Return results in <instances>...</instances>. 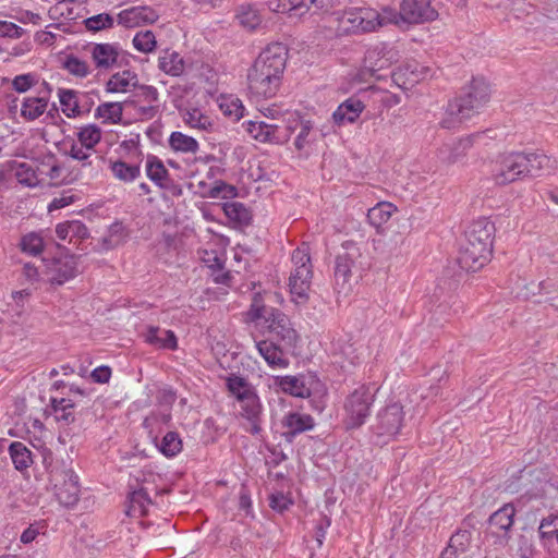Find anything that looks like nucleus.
Masks as SVG:
<instances>
[{"mask_svg": "<svg viewBox=\"0 0 558 558\" xmlns=\"http://www.w3.org/2000/svg\"><path fill=\"white\" fill-rule=\"evenodd\" d=\"M288 48L281 43L269 44L255 59L247 72L252 95L265 99L277 95L286 70Z\"/></svg>", "mask_w": 558, "mask_h": 558, "instance_id": "f257e3e1", "label": "nucleus"}, {"mask_svg": "<svg viewBox=\"0 0 558 558\" xmlns=\"http://www.w3.org/2000/svg\"><path fill=\"white\" fill-rule=\"evenodd\" d=\"M495 230L488 218H480L468 227L458 256L461 269L475 272L490 260Z\"/></svg>", "mask_w": 558, "mask_h": 558, "instance_id": "f03ea898", "label": "nucleus"}, {"mask_svg": "<svg viewBox=\"0 0 558 558\" xmlns=\"http://www.w3.org/2000/svg\"><path fill=\"white\" fill-rule=\"evenodd\" d=\"M550 159L544 154L512 151L500 155L492 168V179L497 185H507L526 177L539 175L549 167Z\"/></svg>", "mask_w": 558, "mask_h": 558, "instance_id": "7ed1b4c3", "label": "nucleus"}, {"mask_svg": "<svg viewBox=\"0 0 558 558\" xmlns=\"http://www.w3.org/2000/svg\"><path fill=\"white\" fill-rule=\"evenodd\" d=\"M490 96L489 85L484 78L474 77L463 88L462 94L449 101L447 106V118L440 124L444 129H452L458 123L470 119L488 102Z\"/></svg>", "mask_w": 558, "mask_h": 558, "instance_id": "20e7f679", "label": "nucleus"}, {"mask_svg": "<svg viewBox=\"0 0 558 558\" xmlns=\"http://www.w3.org/2000/svg\"><path fill=\"white\" fill-rule=\"evenodd\" d=\"M248 315L252 320L264 319L272 335L270 340L280 342L287 349H293L299 340L296 330L292 327L290 318L278 308L266 307L253 303Z\"/></svg>", "mask_w": 558, "mask_h": 558, "instance_id": "39448f33", "label": "nucleus"}, {"mask_svg": "<svg viewBox=\"0 0 558 558\" xmlns=\"http://www.w3.org/2000/svg\"><path fill=\"white\" fill-rule=\"evenodd\" d=\"M377 389L362 385L354 389L345 399V426L348 429L361 427L371 413Z\"/></svg>", "mask_w": 558, "mask_h": 558, "instance_id": "423d86ee", "label": "nucleus"}, {"mask_svg": "<svg viewBox=\"0 0 558 558\" xmlns=\"http://www.w3.org/2000/svg\"><path fill=\"white\" fill-rule=\"evenodd\" d=\"M342 250L336 257L335 279L336 284L343 289L352 279L362 277L364 265L360 247L354 242H344Z\"/></svg>", "mask_w": 558, "mask_h": 558, "instance_id": "0eeeda50", "label": "nucleus"}, {"mask_svg": "<svg viewBox=\"0 0 558 558\" xmlns=\"http://www.w3.org/2000/svg\"><path fill=\"white\" fill-rule=\"evenodd\" d=\"M507 489L511 493L523 492L529 499L553 500L558 497V486L550 480L534 476V472L525 470L520 471L518 483L511 482Z\"/></svg>", "mask_w": 558, "mask_h": 558, "instance_id": "6e6552de", "label": "nucleus"}, {"mask_svg": "<svg viewBox=\"0 0 558 558\" xmlns=\"http://www.w3.org/2000/svg\"><path fill=\"white\" fill-rule=\"evenodd\" d=\"M49 481L61 505L65 507L76 505L80 494L78 477L71 469L53 466L49 471Z\"/></svg>", "mask_w": 558, "mask_h": 558, "instance_id": "1a4fd4ad", "label": "nucleus"}, {"mask_svg": "<svg viewBox=\"0 0 558 558\" xmlns=\"http://www.w3.org/2000/svg\"><path fill=\"white\" fill-rule=\"evenodd\" d=\"M292 262L295 268L289 278L290 292L292 295L305 301L307 300V291L310 290L313 275L311 257L308 253L298 248L292 254Z\"/></svg>", "mask_w": 558, "mask_h": 558, "instance_id": "9d476101", "label": "nucleus"}, {"mask_svg": "<svg viewBox=\"0 0 558 558\" xmlns=\"http://www.w3.org/2000/svg\"><path fill=\"white\" fill-rule=\"evenodd\" d=\"M400 59L399 50L387 43H377L369 47L364 56L363 68L372 76L380 78L378 74L383 70L389 69Z\"/></svg>", "mask_w": 558, "mask_h": 558, "instance_id": "9b49d317", "label": "nucleus"}, {"mask_svg": "<svg viewBox=\"0 0 558 558\" xmlns=\"http://www.w3.org/2000/svg\"><path fill=\"white\" fill-rule=\"evenodd\" d=\"M403 423V405L391 401L378 411L372 428L377 436L391 438L400 433Z\"/></svg>", "mask_w": 558, "mask_h": 558, "instance_id": "f8f14e48", "label": "nucleus"}, {"mask_svg": "<svg viewBox=\"0 0 558 558\" xmlns=\"http://www.w3.org/2000/svg\"><path fill=\"white\" fill-rule=\"evenodd\" d=\"M246 131L257 142L281 145L290 140L294 128L250 120L246 122Z\"/></svg>", "mask_w": 558, "mask_h": 558, "instance_id": "ddd939ff", "label": "nucleus"}, {"mask_svg": "<svg viewBox=\"0 0 558 558\" xmlns=\"http://www.w3.org/2000/svg\"><path fill=\"white\" fill-rule=\"evenodd\" d=\"M77 274V258L69 253L53 257L47 264L48 280L51 284L62 286L76 277Z\"/></svg>", "mask_w": 558, "mask_h": 558, "instance_id": "4468645a", "label": "nucleus"}, {"mask_svg": "<svg viewBox=\"0 0 558 558\" xmlns=\"http://www.w3.org/2000/svg\"><path fill=\"white\" fill-rule=\"evenodd\" d=\"M514 514V507L507 504L489 517L488 533L496 538L495 544L506 545L508 543Z\"/></svg>", "mask_w": 558, "mask_h": 558, "instance_id": "2eb2a0df", "label": "nucleus"}, {"mask_svg": "<svg viewBox=\"0 0 558 558\" xmlns=\"http://www.w3.org/2000/svg\"><path fill=\"white\" fill-rule=\"evenodd\" d=\"M437 11L430 5V0H402L401 17L403 23L420 24L434 21Z\"/></svg>", "mask_w": 558, "mask_h": 558, "instance_id": "dca6fc26", "label": "nucleus"}, {"mask_svg": "<svg viewBox=\"0 0 558 558\" xmlns=\"http://www.w3.org/2000/svg\"><path fill=\"white\" fill-rule=\"evenodd\" d=\"M314 426V418L310 414L289 412L281 420V436L287 442L292 444L298 435L312 430Z\"/></svg>", "mask_w": 558, "mask_h": 558, "instance_id": "f3484780", "label": "nucleus"}, {"mask_svg": "<svg viewBox=\"0 0 558 558\" xmlns=\"http://www.w3.org/2000/svg\"><path fill=\"white\" fill-rule=\"evenodd\" d=\"M159 19L157 12L147 5L132 7L122 10L118 14V23L126 28H134L141 25L154 24Z\"/></svg>", "mask_w": 558, "mask_h": 558, "instance_id": "a211bd4d", "label": "nucleus"}, {"mask_svg": "<svg viewBox=\"0 0 558 558\" xmlns=\"http://www.w3.org/2000/svg\"><path fill=\"white\" fill-rule=\"evenodd\" d=\"M75 402L70 398L51 397L45 410L46 416L52 415L61 426H68L75 422Z\"/></svg>", "mask_w": 558, "mask_h": 558, "instance_id": "6ab92c4d", "label": "nucleus"}, {"mask_svg": "<svg viewBox=\"0 0 558 558\" xmlns=\"http://www.w3.org/2000/svg\"><path fill=\"white\" fill-rule=\"evenodd\" d=\"M256 348L270 367L284 368L289 365V361L283 352L286 348L274 340L258 341Z\"/></svg>", "mask_w": 558, "mask_h": 558, "instance_id": "aec40b11", "label": "nucleus"}, {"mask_svg": "<svg viewBox=\"0 0 558 558\" xmlns=\"http://www.w3.org/2000/svg\"><path fill=\"white\" fill-rule=\"evenodd\" d=\"M364 109L365 105L359 98L350 97L338 106L332 113V119L338 125L353 123Z\"/></svg>", "mask_w": 558, "mask_h": 558, "instance_id": "412c9836", "label": "nucleus"}, {"mask_svg": "<svg viewBox=\"0 0 558 558\" xmlns=\"http://www.w3.org/2000/svg\"><path fill=\"white\" fill-rule=\"evenodd\" d=\"M476 136L477 135H471L450 144H445L439 149L440 159L447 163H456L461 161L465 157L468 150L472 147L473 138Z\"/></svg>", "mask_w": 558, "mask_h": 558, "instance_id": "4be33fe9", "label": "nucleus"}, {"mask_svg": "<svg viewBox=\"0 0 558 558\" xmlns=\"http://www.w3.org/2000/svg\"><path fill=\"white\" fill-rule=\"evenodd\" d=\"M538 535L543 546L549 551L558 549V514L550 513L541 521Z\"/></svg>", "mask_w": 558, "mask_h": 558, "instance_id": "5701e85b", "label": "nucleus"}, {"mask_svg": "<svg viewBox=\"0 0 558 558\" xmlns=\"http://www.w3.org/2000/svg\"><path fill=\"white\" fill-rule=\"evenodd\" d=\"M92 58L96 68L109 70L118 62L119 47L114 44H95L92 49Z\"/></svg>", "mask_w": 558, "mask_h": 558, "instance_id": "b1692460", "label": "nucleus"}, {"mask_svg": "<svg viewBox=\"0 0 558 558\" xmlns=\"http://www.w3.org/2000/svg\"><path fill=\"white\" fill-rule=\"evenodd\" d=\"M276 385L286 393L298 398L311 396V388L305 376H281L275 378Z\"/></svg>", "mask_w": 558, "mask_h": 558, "instance_id": "393cba45", "label": "nucleus"}, {"mask_svg": "<svg viewBox=\"0 0 558 558\" xmlns=\"http://www.w3.org/2000/svg\"><path fill=\"white\" fill-rule=\"evenodd\" d=\"M146 175L159 189L170 187L169 171L161 159L155 155H148L146 159Z\"/></svg>", "mask_w": 558, "mask_h": 558, "instance_id": "a878e982", "label": "nucleus"}, {"mask_svg": "<svg viewBox=\"0 0 558 558\" xmlns=\"http://www.w3.org/2000/svg\"><path fill=\"white\" fill-rule=\"evenodd\" d=\"M129 86L137 87V75L130 70L114 73L106 84L108 93H125Z\"/></svg>", "mask_w": 558, "mask_h": 558, "instance_id": "bb28decb", "label": "nucleus"}, {"mask_svg": "<svg viewBox=\"0 0 558 558\" xmlns=\"http://www.w3.org/2000/svg\"><path fill=\"white\" fill-rule=\"evenodd\" d=\"M159 69L168 75L180 76L185 69L183 58L175 51L169 52L168 50L163 56L159 57Z\"/></svg>", "mask_w": 558, "mask_h": 558, "instance_id": "cd10ccee", "label": "nucleus"}, {"mask_svg": "<svg viewBox=\"0 0 558 558\" xmlns=\"http://www.w3.org/2000/svg\"><path fill=\"white\" fill-rule=\"evenodd\" d=\"M226 216L240 226H248L252 221L251 210L240 202H226L223 204Z\"/></svg>", "mask_w": 558, "mask_h": 558, "instance_id": "c85d7f7f", "label": "nucleus"}, {"mask_svg": "<svg viewBox=\"0 0 558 558\" xmlns=\"http://www.w3.org/2000/svg\"><path fill=\"white\" fill-rule=\"evenodd\" d=\"M9 452L16 470L24 471L33 463L31 450L21 441H13L9 446Z\"/></svg>", "mask_w": 558, "mask_h": 558, "instance_id": "c756f323", "label": "nucleus"}, {"mask_svg": "<svg viewBox=\"0 0 558 558\" xmlns=\"http://www.w3.org/2000/svg\"><path fill=\"white\" fill-rule=\"evenodd\" d=\"M20 250L31 256H38L45 248L44 238L40 232H28L21 238Z\"/></svg>", "mask_w": 558, "mask_h": 558, "instance_id": "7c9ffc66", "label": "nucleus"}, {"mask_svg": "<svg viewBox=\"0 0 558 558\" xmlns=\"http://www.w3.org/2000/svg\"><path fill=\"white\" fill-rule=\"evenodd\" d=\"M169 145L173 150L181 153H196L198 150L197 141L179 131L171 133L169 137Z\"/></svg>", "mask_w": 558, "mask_h": 558, "instance_id": "2f4dec72", "label": "nucleus"}, {"mask_svg": "<svg viewBox=\"0 0 558 558\" xmlns=\"http://www.w3.org/2000/svg\"><path fill=\"white\" fill-rule=\"evenodd\" d=\"M226 387L228 391L238 401L242 400V396L248 395L254 390V387L247 381L246 378L231 374L226 378Z\"/></svg>", "mask_w": 558, "mask_h": 558, "instance_id": "473e14b6", "label": "nucleus"}, {"mask_svg": "<svg viewBox=\"0 0 558 558\" xmlns=\"http://www.w3.org/2000/svg\"><path fill=\"white\" fill-rule=\"evenodd\" d=\"M241 404V415L246 420H255L262 414V404L255 389L248 395L242 396V400L239 401Z\"/></svg>", "mask_w": 558, "mask_h": 558, "instance_id": "72a5a7b5", "label": "nucleus"}, {"mask_svg": "<svg viewBox=\"0 0 558 558\" xmlns=\"http://www.w3.org/2000/svg\"><path fill=\"white\" fill-rule=\"evenodd\" d=\"M113 175L123 182H133L141 175L140 165H129L118 160L111 163Z\"/></svg>", "mask_w": 558, "mask_h": 558, "instance_id": "f704fd0d", "label": "nucleus"}, {"mask_svg": "<svg viewBox=\"0 0 558 558\" xmlns=\"http://www.w3.org/2000/svg\"><path fill=\"white\" fill-rule=\"evenodd\" d=\"M357 14H362V17H359L360 20L357 21V33H369L380 27L378 11L369 8H361Z\"/></svg>", "mask_w": 558, "mask_h": 558, "instance_id": "c9c22d12", "label": "nucleus"}, {"mask_svg": "<svg viewBox=\"0 0 558 558\" xmlns=\"http://www.w3.org/2000/svg\"><path fill=\"white\" fill-rule=\"evenodd\" d=\"M123 106L121 102H105L97 107L95 117L101 118L111 123H119L122 120Z\"/></svg>", "mask_w": 558, "mask_h": 558, "instance_id": "e433bc0d", "label": "nucleus"}, {"mask_svg": "<svg viewBox=\"0 0 558 558\" xmlns=\"http://www.w3.org/2000/svg\"><path fill=\"white\" fill-rule=\"evenodd\" d=\"M46 107L47 100L45 98H25L22 105L21 113L27 120H35L44 113Z\"/></svg>", "mask_w": 558, "mask_h": 558, "instance_id": "4c0bfd02", "label": "nucleus"}, {"mask_svg": "<svg viewBox=\"0 0 558 558\" xmlns=\"http://www.w3.org/2000/svg\"><path fill=\"white\" fill-rule=\"evenodd\" d=\"M77 138L85 149H93L101 140V130L96 124H88L80 130Z\"/></svg>", "mask_w": 558, "mask_h": 558, "instance_id": "58836bf2", "label": "nucleus"}, {"mask_svg": "<svg viewBox=\"0 0 558 558\" xmlns=\"http://www.w3.org/2000/svg\"><path fill=\"white\" fill-rule=\"evenodd\" d=\"M158 448L163 456L171 458L182 450V440L177 432H168Z\"/></svg>", "mask_w": 558, "mask_h": 558, "instance_id": "ea45409f", "label": "nucleus"}, {"mask_svg": "<svg viewBox=\"0 0 558 558\" xmlns=\"http://www.w3.org/2000/svg\"><path fill=\"white\" fill-rule=\"evenodd\" d=\"M236 19L243 27L250 31L256 29L262 23V19L257 10L250 5H241L236 13Z\"/></svg>", "mask_w": 558, "mask_h": 558, "instance_id": "a19ab883", "label": "nucleus"}, {"mask_svg": "<svg viewBox=\"0 0 558 558\" xmlns=\"http://www.w3.org/2000/svg\"><path fill=\"white\" fill-rule=\"evenodd\" d=\"M391 213V204L379 203L375 207L368 209L367 219L372 226L379 228L383 223L389 220Z\"/></svg>", "mask_w": 558, "mask_h": 558, "instance_id": "79ce46f5", "label": "nucleus"}, {"mask_svg": "<svg viewBox=\"0 0 558 558\" xmlns=\"http://www.w3.org/2000/svg\"><path fill=\"white\" fill-rule=\"evenodd\" d=\"M83 23L87 31L95 33L111 28L113 26L114 20L109 13H99L85 19Z\"/></svg>", "mask_w": 558, "mask_h": 558, "instance_id": "37998d69", "label": "nucleus"}, {"mask_svg": "<svg viewBox=\"0 0 558 558\" xmlns=\"http://www.w3.org/2000/svg\"><path fill=\"white\" fill-rule=\"evenodd\" d=\"M63 68L76 77H86L89 74L88 64L74 54H69L64 62Z\"/></svg>", "mask_w": 558, "mask_h": 558, "instance_id": "c03bdc74", "label": "nucleus"}, {"mask_svg": "<svg viewBox=\"0 0 558 558\" xmlns=\"http://www.w3.org/2000/svg\"><path fill=\"white\" fill-rule=\"evenodd\" d=\"M133 46L136 50L149 53L156 48V38L151 31L138 32L133 38Z\"/></svg>", "mask_w": 558, "mask_h": 558, "instance_id": "a18cd8bd", "label": "nucleus"}, {"mask_svg": "<svg viewBox=\"0 0 558 558\" xmlns=\"http://www.w3.org/2000/svg\"><path fill=\"white\" fill-rule=\"evenodd\" d=\"M219 107L225 116L232 118L234 121L243 117L244 107L239 98H223Z\"/></svg>", "mask_w": 558, "mask_h": 558, "instance_id": "49530a36", "label": "nucleus"}, {"mask_svg": "<svg viewBox=\"0 0 558 558\" xmlns=\"http://www.w3.org/2000/svg\"><path fill=\"white\" fill-rule=\"evenodd\" d=\"M471 534L469 531H458L450 537L449 545L445 550H449L452 553V557L457 551H464L466 546L470 543Z\"/></svg>", "mask_w": 558, "mask_h": 558, "instance_id": "de8ad7c7", "label": "nucleus"}, {"mask_svg": "<svg viewBox=\"0 0 558 558\" xmlns=\"http://www.w3.org/2000/svg\"><path fill=\"white\" fill-rule=\"evenodd\" d=\"M58 96L60 99V104L64 107V111L70 110L71 113H66L68 117L76 116L77 108H75L74 102L78 101V92L73 89H63L60 88L58 92Z\"/></svg>", "mask_w": 558, "mask_h": 558, "instance_id": "09e8293b", "label": "nucleus"}, {"mask_svg": "<svg viewBox=\"0 0 558 558\" xmlns=\"http://www.w3.org/2000/svg\"><path fill=\"white\" fill-rule=\"evenodd\" d=\"M130 501L134 509H135V507H138L142 515L147 514V507L153 504L147 490L144 488L134 490L130 495Z\"/></svg>", "mask_w": 558, "mask_h": 558, "instance_id": "8fccbe9b", "label": "nucleus"}, {"mask_svg": "<svg viewBox=\"0 0 558 558\" xmlns=\"http://www.w3.org/2000/svg\"><path fill=\"white\" fill-rule=\"evenodd\" d=\"M293 128L295 129L300 124V132L294 141V146L298 150H302L308 143L307 136L313 129V124L310 120H294ZM292 126V124H290Z\"/></svg>", "mask_w": 558, "mask_h": 558, "instance_id": "3c124183", "label": "nucleus"}, {"mask_svg": "<svg viewBox=\"0 0 558 558\" xmlns=\"http://www.w3.org/2000/svg\"><path fill=\"white\" fill-rule=\"evenodd\" d=\"M236 187L223 181H217L209 192V196L213 198H233L236 196Z\"/></svg>", "mask_w": 558, "mask_h": 558, "instance_id": "603ef678", "label": "nucleus"}, {"mask_svg": "<svg viewBox=\"0 0 558 558\" xmlns=\"http://www.w3.org/2000/svg\"><path fill=\"white\" fill-rule=\"evenodd\" d=\"M292 505V500L281 492L269 496V507L278 512H283Z\"/></svg>", "mask_w": 558, "mask_h": 558, "instance_id": "864d4df0", "label": "nucleus"}, {"mask_svg": "<svg viewBox=\"0 0 558 558\" xmlns=\"http://www.w3.org/2000/svg\"><path fill=\"white\" fill-rule=\"evenodd\" d=\"M186 122L192 128H197L201 130H209L213 128V122L210 121V119L197 110L189 113V118H187Z\"/></svg>", "mask_w": 558, "mask_h": 558, "instance_id": "5fc2aeb1", "label": "nucleus"}, {"mask_svg": "<svg viewBox=\"0 0 558 558\" xmlns=\"http://www.w3.org/2000/svg\"><path fill=\"white\" fill-rule=\"evenodd\" d=\"M379 22L380 27L387 24H396L400 25L403 23L401 17V9L399 11H396L391 8H384L381 12H379Z\"/></svg>", "mask_w": 558, "mask_h": 558, "instance_id": "6e6d98bb", "label": "nucleus"}, {"mask_svg": "<svg viewBox=\"0 0 558 558\" xmlns=\"http://www.w3.org/2000/svg\"><path fill=\"white\" fill-rule=\"evenodd\" d=\"M93 95L98 96L97 92L92 93H80L78 92V101L74 102L75 108H77L76 116L82 113H88L94 105Z\"/></svg>", "mask_w": 558, "mask_h": 558, "instance_id": "4d7b16f0", "label": "nucleus"}, {"mask_svg": "<svg viewBox=\"0 0 558 558\" xmlns=\"http://www.w3.org/2000/svg\"><path fill=\"white\" fill-rule=\"evenodd\" d=\"M25 31L12 23L7 21H0V36L10 38H20L24 35Z\"/></svg>", "mask_w": 558, "mask_h": 558, "instance_id": "13d9d810", "label": "nucleus"}, {"mask_svg": "<svg viewBox=\"0 0 558 558\" xmlns=\"http://www.w3.org/2000/svg\"><path fill=\"white\" fill-rule=\"evenodd\" d=\"M34 75L27 73L15 76L12 81V86L17 93H25L34 85Z\"/></svg>", "mask_w": 558, "mask_h": 558, "instance_id": "bf43d9fd", "label": "nucleus"}, {"mask_svg": "<svg viewBox=\"0 0 558 558\" xmlns=\"http://www.w3.org/2000/svg\"><path fill=\"white\" fill-rule=\"evenodd\" d=\"M239 509L243 510L247 517H254L251 494L245 485H242L239 494Z\"/></svg>", "mask_w": 558, "mask_h": 558, "instance_id": "052dcab7", "label": "nucleus"}, {"mask_svg": "<svg viewBox=\"0 0 558 558\" xmlns=\"http://www.w3.org/2000/svg\"><path fill=\"white\" fill-rule=\"evenodd\" d=\"M92 379L98 384H106L110 380L111 368L106 365H101L93 369L90 374Z\"/></svg>", "mask_w": 558, "mask_h": 558, "instance_id": "680f3d73", "label": "nucleus"}, {"mask_svg": "<svg viewBox=\"0 0 558 558\" xmlns=\"http://www.w3.org/2000/svg\"><path fill=\"white\" fill-rule=\"evenodd\" d=\"M534 553L535 549L531 541L522 535L519 539L518 555L521 558H532Z\"/></svg>", "mask_w": 558, "mask_h": 558, "instance_id": "e2e57ef3", "label": "nucleus"}, {"mask_svg": "<svg viewBox=\"0 0 558 558\" xmlns=\"http://www.w3.org/2000/svg\"><path fill=\"white\" fill-rule=\"evenodd\" d=\"M89 149H85V147H83L82 145L81 146H77L76 144H72L71 145V149L69 151V155L75 159V160H78V161H82L83 162V166L87 165V160L89 158V153H88ZM88 165H92V161L88 162Z\"/></svg>", "mask_w": 558, "mask_h": 558, "instance_id": "0e129e2a", "label": "nucleus"}, {"mask_svg": "<svg viewBox=\"0 0 558 558\" xmlns=\"http://www.w3.org/2000/svg\"><path fill=\"white\" fill-rule=\"evenodd\" d=\"M357 13H359V9H354V10L345 12L342 17V22L349 24L348 29L353 33H357V28H359L357 21L360 20L359 17H362V14H357Z\"/></svg>", "mask_w": 558, "mask_h": 558, "instance_id": "69168bd1", "label": "nucleus"}, {"mask_svg": "<svg viewBox=\"0 0 558 558\" xmlns=\"http://www.w3.org/2000/svg\"><path fill=\"white\" fill-rule=\"evenodd\" d=\"M159 327H149L146 333V341L153 345L161 348L162 335Z\"/></svg>", "mask_w": 558, "mask_h": 558, "instance_id": "338daca9", "label": "nucleus"}, {"mask_svg": "<svg viewBox=\"0 0 558 558\" xmlns=\"http://www.w3.org/2000/svg\"><path fill=\"white\" fill-rule=\"evenodd\" d=\"M16 177L20 178V182H25L31 185V177H34V171L32 170L31 166L23 162L19 165Z\"/></svg>", "mask_w": 558, "mask_h": 558, "instance_id": "774afa93", "label": "nucleus"}]
</instances>
